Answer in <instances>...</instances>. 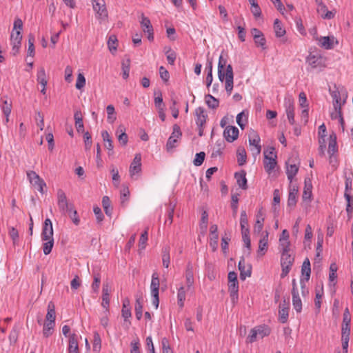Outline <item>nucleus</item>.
<instances>
[{
    "label": "nucleus",
    "mask_w": 353,
    "mask_h": 353,
    "mask_svg": "<svg viewBox=\"0 0 353 353\" xmlns=\"http://www.w3.org/2000/svg\"><path fill=\"white\" fill-rule=\"evenodd\" d=\"M226 60L221 55L218 63V77L221 82L225 80V88L228 95H230L233 89L234 73L230 64L226 65Z\"/></svg>",
    "instance_id": "obj_1"
},
{
    "label": "nucleus",
    "mask_w": 353,
    "mask_h": 353,
    "mask_svg": "<svg viewBox=\"0 0 353 353\" xmlns=\"http://www.w3.org/2000/svg\"><path fill=\"white\" fill-rule=\"evenodd\" d=\"M41 239L45 241L43 244V253L48 255L51 252L54 245L52 223L48 218L45 220L43 223Z\"/></svg>",
    "instance_id": "obj_2"
},
{
    "label": "nucleus",
    "mask_w": 353,
    "mask_h": 353,
    "mask_svg": "<svg viewBox=\"0 0 353 353\" xmlns=\"http://www.w3.org/2000/svg\"><path fill=\"white\" fill-rule=\"evenodd\" d=\"M93 10L95 12L96 18L99 23L105 21L108 17V10L104 0H91Z\"/></svg>",
    "instance_id": "obj_3"
},
{
    "label": "nucleus",
    "mask_w": 353,
    "mask_h": 353,
    "mask_svg": "<svg viewBox=\"0 0 353 353\" xmlns=\"http://www.w3.org/2000/svg\"><path fill=\"white\" fill-rule=\"evenodd\" d=\"M294 261V257L290 253H281V265L282 272L281 278H285L290 272Z\"/></svg>",
    "instance_id": "obj_4"
},
{
    "label": "nucleus",
    "mask_w": 353,
    "mask_h": 353,
    "mask_svg": "<svg viewBox=\"0 0 353 353\" xmlns=\"http://www.w3.org/2000/svg\"><path fill=\"white\" fill-rule=\"evenodd\" d=\"M57 205L60 212L63 214H66L68 211L73 208L74 205L69 203L65 193L61 189H59L57 192Z\"/></svg>",
    "instance_id": "obj_5"
},
{
    "label": "nucleus",
    "mask_w": 353,
    "mask_h": 353,
    "mask_svg": "<svg viewBox=\"0 0 353 353\" xmlns=\"http://www.w3.org/2000/svg\"><path fill=\"white\" fill-rule=\"evenodd\" d=\"M182 137V132L180 127L177 124H174L173 125V131L168 139L166 143V150L168 152L171 151L174 148L176 147V143H178L179 140L181 139Z\"/></svg>",
    "instance_id": "obj_6"
},
{
    "label": "nucleus",
    "mask_w": 353,
    "mask_h": 353,
    "mask_svg": "<svg viewBox=\"0 0 353 353\" xmlns=\"http://www.w3.org/2000/svg\"><path fill=\"white\" fill-rule=\"evenodd\" d=\"M27 176L30 183L41 193L44 192V188L46 186L45 181L34 171L27 172Z\"/></svg>",
    "instance_id": "obj_7"
},
{
    "label": "nucleus",
    "mask_w": 353,
    "mask_h": 353,
    "mask_svg": "<svg viewBox=\"0 0 353 353\" xmlns=\"http://www.w3.org/2000/svg\"><path fill=\"white\" fill-rule=\"evenodd\" d=\"M121 316L124 320V326L126 330H128L131 325L130 319L132 316V312L130 309V300L128 298H125L123 300Z\"/></svg>",
    "instance_id": "obj_8"
},
{
    "label": "nucleus",
    "mask_w": 353,
    "mask_h": 353,
    "mask_svg": "<svg viewBox=\"0 0 353 353\" xmlns=\"http://www.w3.org/2000/svg\"><path fill=\"white\" fill-rule=\"evenodd\" d=\"M310 262L308 258H305L301 266V277L300 279L301 288H303L305 285V282H307L310 280Z\"/></svg>",
    "instance_id": "obj_9"
},
{
    "label": "nucleus",
    "mask_w": 353,
    "mask_h": 353,
    "mask_svg": "<svg viewBox=\"0 0 353 353\" xmlns=\"http://www.w3.org/2000/svg\"><path fill=\"white\" fill-rule=\"evenodd\" d=\"M260 141L259 136L255 132H252L249 137V143L250 150L254 155H259L261 153V145Z\"/></svg>",
    "instance_id": "obj_10"
},
{
    "label": "nucleus",
    "mask_w": 353,
    "mask_h": 353,
    "mask_svg": "<svg viewBox=\"0 0 353 353\" xmlns=\"http://www.w3.org/2000/svg\"><path fill=\"white\" fill-rule=\"evenodd\" d=\"M350 322H351V316L349 312L348 308H346L343 312V323L341 327V335H347L350 334Z\"/></svg>",
    "instance_id": "obj_11"
},
{
    "label": "nucleus",
    "mask_w": 353,
    "mask_h": 353,
    "mask_svg": "<svg viewBox=\"0 0 353 353\" xmlns=\"http://www.w3.org/2000/svg\"><path fill=\"white\" fill-rule=\"evenodd\" d=\"M268 249V232L265 231L263 233L262 237L259 242V248L257 250V255L259 257L265 255Z\"/></svg>",
    "instance_id": "obj_12"
},
{
    "label": "nucleus",
    "mask_w": 353,
    "mask_h": 353,
    "mask_svg": "<svg viewBox=\"0 0 353 353\" xmlns=\"http://www.w3.org/2000/svg\"><path fill=\"white\" fill-rule=\"evenodd\" d=\"M141 154H136L130 166V174L131 177H133L135 174H138L141 170Z\"/></svg>",
    "instance_id": "obj_13"
},
{
    "label": "nucleus",
    "mask_w": 353,
    "mask_h": 353,
    "mask_svg": "<svg viewBox=\"0 0 353 353\" xmlns=\"http://www.w3.org/2000/svg\"><path fill=\"white\" fill-rule=\"evenodd\" d=\"M223 136L228 142H233L238 138L239 129L235 126H228L223 132Z\"/></svg>",
    "instance_id": "obj_14"
},
{
    "label": "nucleus",
    "mask_w": 353,
    "mask_h": 353,
    "mask_svg": "<svg viewBox=\"0 0 353 353\" xmlns=\"http://www.w3.org/2000/svg\"><path fill=\"white\" fill-rule=\"evenodd\" d=\"M228 291L231 301L233 305H235L238 302L239 299V282H230L228 283Z\"/></svg>",
    "instance_id": "obj_15"
},
{
    "label": "nucleus",
    "mask_w": 353,
    "mask_h": 353,
    "mask_svg": "<svg viewBox=\"0 0 353 353\" xmlns=\"http://www.w3.org/2000/svg\"><path fill=\"white\" fill-rule=\"evenodd\" d=\"M285 112L288 119L290 124L294 125V105L292 100L288 99L285 101Z\"/></svg>",
    "instance_id": "obj_16"
},
{
    "label": "nucleus",
    "mask_w": 353,
    "mask_h": 353,
    "mask_svg": "<svg viewBox=\"0 0 353 353\" xmlns=\"http://www.w3.org/2000/svg\"><path fill=\"white\" fill-rule=\"evenodd\" d=\"M299 188L296 185L290 186L289 195L288 199V206L294 208L296 204V196L298 194Z\"/></svg>",
    "instance_id": "obj_17"
},
{
    "label": "nucleus",
    "mask_w": 353,
    "mask_h": 353,
    "mask_svg": "<svg viewBox=\"0 0 353 353\" xmlns=\"http://www.w3.org/2000/svg\"><path fill=\"white\" fill-rule=\"evenodd\" d=\"M68 353H79L78 345V336L73 333L69 335Z\"/></svg>",
    "instance_id": "obj_18"
},
{
    "label": "nucleus",
    "mask_w": 353,
    "mask_h": 353,
    "mask_svg": "<svg viewBox=\"0 0 353 353\" xmlns=\"http://www.w3.org/2000/svg\"><path fill=\"white\" fill-rule=\"evenodd\" d=\"M185 280L188 290H190L193 287L194 285V273L193 266L190 262L187 264L185 270Z\"/></svg>",
    "instance_id": "obj_19"
},
{
    "label": "nucleus",
    "mask_w": 353,
    "mask_h": 353,
    "mask_svg": "<svg viewBox=\"0 0 353 353\" xmlns=\"http://www.w3.org/2000/svg\"><path fill=\"white\" fill-rule=\"evenodd\" d=\"M196 123L199 128H202L206 122L207 115L205 110L202 107H199L195 110Z\"/></svg>",
    "instance_id": "obj_20"
},
{
    "label": "nucleus",
    "mask_w": 353,
    "mask_h": 353,
    "mask_svg": "<svg viewBox=\"0 0 353 353\" xmlns=\"http://www.w3.org/2000/svg\"><path fill=\"white\" fill-rule=\"evenodd\" d=\"M312 181H311L310 179H309V178L305 179L304 188H303V196H302L303 201H307V200L311 199V197L312 196Z\"/></svg>",
    "instance_id": "obj_21"
},
{
    "label": "nucleus",
    "mask_w": 353,
    "mask_h": 353,
    "mask_svg": "<svg viewBox=\"0 0 353 353\" xmlns=\"http://www.w3.org/2000/svg\"><path fill=\"white\" fill-rule=\"evenodd\" d=\"M238 267L240 271V278L241 280H245L246 277L251 276V267L249 266L246 268L243 258L239 261Z\"/></svg>",
    "instance_id": "obj_22"
},
{
    "label": "nucleus",
    "mask_w": 353,
    "mask_h": 353,
    "mask_svg": "<svg viewBox=\"0 0 353 353\" xmlns=\"http://www.w3.org/2000/svg\"><path fill=\"white\" fill-rule=\"evenodd\" d=\"M101 137L105 143V148L108 150V155L112 154L114 146L110 135L106 130H103L101 132Z\"/></svg>",
    "instance_id": "obj_23"
},
{
    "label": "nucleus",
    "mask_w": 353,
    "mask_h": 353,
    "mask_svg": "<svg viewBox=\"0 0 353 353\" xmlns=\"http://www.w3.org/2000/svg\"><path fill=\"white\" fill-rule=\"evenodd\" d=\"M234 177L236 180L238 185L243 190L248 189L246 172L244 170H241L239 172H236L234 174Z\"/></svg>",
    "instance_id": "obj_24"
},
{
    "label": "nucleus",
    "mask_w": 353,
    "mask_h": 353,
    "mask_svg": "<svg viewBox=\"0 0 353 353\" xmlns=\"http://www.w3.org/2000/svg\"><path fill=\"white\" fill-rule=\"evenodd\" d=\"M317 12L323 19H331L334 17L335 13L332 11L327 10V6L323 3L316 8Z\"/></svg>",
    "instance_id": "obj_25"
},
{
    "label": "nucleus",
    "mask_w": 353,
    "mask_h": 353,
    "mask_svg": "<svg viewBox=\"0 0 353 353\" xmlns=\"http://www.w3.org/2000/svg\"><path fill=\"white\" fill-rule=\"evenodd\" d=\"M118 135V141L122 145H125L128 141V137L125 133V128L123 125H119L116 131Z\"/></svg>",
    "instance_id": "obj_26"
},
{
    "label": "nucleus",
    "mask_w": 353,
    "mask_h": 353,
    "mask_svg": "<svg viewBox=\"0 0 353 353\" xmlns=\"http://www.w3.org/2000/svg\"><path fill=\"white\" fill-rule=\"evenodd\" d=\"M289 307L286 305L285 301H283V304L280 305L279 310V321L282 323H285L288 321V319Z\"/></svg>",
    "instance_id": "obj_27"
},
{
    "label": "nucleus",
    "mask_w": 353,
    "mask_h": 353,
    "mask_svg": "<svg viewBox=\"0 0 353 353\" xmlns=\"http://www.w3.org/2000/svg\"><path fill=\"white\" fill-rule=\"evenodd\" d=\"M319 41V45L325 49H332L334 48V37H321Z\"/></svg>",
    "instance_id": "obj_28"
},
{
    "label": "nucleus",
    "mask_w": 353,
    "mask_h": 353,
    "mask_svg": "<svg viewBox=\"0 0 353 353\" xmlns=\"http://www.w3.org/2000/svg\"><path fill=\"white\" fill-rule=\"evenodd\" d=\"M264 217L262 208L260 209L256 214V221L254 225V232L260 233L263 228Z\"/></svg>",
    "instance_id": "obj_29"
},
{
    "label": "nucleus",
    "mask_w": 353,
    "mask_h": 353,
    "mask_svg": "<svg viewBox=\"0 0 353 353\" xmlns=\"http://www.w3.org/2000/svg\"><path fill=\"white\" fill-rule=\"evenodd\" d=\"M258 334L259 338L263 339L265 336H269L271 332V329L266 325H260L254 327Z\"/></svg>",
    "instance_id": "obj_30"
},
{
    "label": "nucleus",
    "mask_w": 353,
    "mask_h": 353,
    "mask_svg": "<svg viewBox=\"0 0 353 353\" xmlns=\"http://www.w3.org/2000/svg\"><path fill=\"white\" fill-rule=\"evenodd\" d=\"M263 163L265 171L270 174L276 165V158L266 157L264 158Z\"/></svg>",
    "instance_id": "obj_31"
},
{
    "label": "nucleus",
    "mask_w": 353,
    "mask_h": 353,
    "mask_svg": "<svg viewBox=\"0 0 353 353\" xmlns=\"http://www.w3.org/2000/svg\"><path fill=\"white\" fill-rule=\"evenodd\" d=\"M159 278L157 272H154L152 275V281L150 284L151 294H159Z\"/></svg>",
    "instance_id": "obj_32"
},
{
    "label": "nucleus",
    "mask_w": 353,
    "mask_h": 353,
    "mask_svg": "<svg viewBox=\"0 0 353 353\" xmlns=\"http://www.w3.org/2000/svg\"><path fill=\"white\" fill-rule=\"evenodd\" d=\"M306 62L312 68H316L321 65V57L310 54L306 58Z\"/></svg>",
    "instance_id": "obj_33"
},
{
    "label": "nucleus",
    "mask_w": 353,
    "mask_h": 353,
    "mask_svg": "<svg viewBox=\"0 0 353 353\" xmlns=\"http://www.w3.org/2000/svg\"><path fill=\"white\" fill-rule=\"evenodd\" d=\"M240 225L241 229V234L245 233H250L248 217L246 212L244 210L241 212Z\"/></svg>",
    "instance_id": "obj_34"
},
{
    "label": "nucleus",
    "mask_w": 353,
    "mask_h": 353,
    "mask_svg": "<svg viewBox=\"0 0 353 353\" xmlns=\"http://www.w3.org/2000/svg\"><path fill=\"white\" fill-rule=\"evenodd\" d=\"M274 30L276 37H283L286 33L281 21L278 19H275L274 22Z\"/></svg>",
    "instance_id": "obj_35"
},
{
    "label": "nucleus",
    "mask_w": 353,
    "mask_h": 353,
    "mask_svg": "<svg viewBox=\"0 0 353 353\" xmlns=\"http://www.w3.org/2000/svg\"><path fill=\"white\" fill-rule=\"evenodd\" d=\"M117 43L118 40L116 35L111 34L110 36H109L107 44L109 50L112 54H114L115 52H117Z\"/></svg>",
    "instance_id": "obj_36"
},
{
    "label": "nucleus",
    "mask_w": 353,
    "mask_h": 353,
    "mask_svg": "<svg viewBox=\"0 0 353 353\" xmlns=\"http://www.w3.org/2000/svg\"><path fill=\"white\" fill-rule=\"evenodd\" d=\"M237 162L240 166L243 165L246 163L247 154L244 148L239 147L236 151Z\"/></svg>",
    "instance_id": "obj_37"
},
{
    "label": "nucleus",
    "mask_w": 353,
    "mask_h": 353,
    "mask_svg": "<svg viewBox=\"0 0 353 353\" xmlns=\"http://www.w3.org/2000/svg\"><path fill=\"white\" fill-rule=\"evenodd\" d=\"M292 305L296 312H301L302 310V301L299 296V292L292 293Z\"/></svg>",
    "instance_id": "obj_38"
},
{
    "label": "nucleus",
    "mask_w": 353,
    "mask_h": 353,
    "mask_svg": "<svg viewBox=\"0 0 353 353\" xmlns=\"http://www.w3.org/2000/svg\"><path fill=\"white\" fill-rule=\"evenodd\" d=\"M74 118L75 120V127L78 132H83L84 125L83 123V119L81 114L79 111H77L74 113Z\"/></svg>",
    "instance_id": "obj_39"
},
{
    "label": "nucleus",
    "mask_w": 353,
    "mask_h": 353,
    "mask_svg": "<svg viewBox=\"0 0 353 353\" xmlns=\"http://www.w3.org/2000/svg\"><path fill=\"white\" fill-rule=\"evenodd\" d=\"M135 315L137 320H140L143 313V300L141 297H137L134 306Z\"/></svg>",
    "instance_id": "obj_40"
},
{
    "label": "nucleus",
    "mask_w": 353,
    "mask_h": 353,
    "mask_svg": "<svg viewBox=\"0 0 353 353\" xmlns=\"http://www.w3.org/2000/svg\"><path fill=\"white\" fill-rule=\"evenodd\" d=\"M299 171V167L295 164L287 165L286 168V174L288 176V179L291 183L292 181L293 178L297 174Z\"/></svg>",
    "instance_id": "obj_41"
},
{
    "label": "nucleus",
    "mask_w": 353,
    "mask_h": 353,
    "mask_svg": "<svg viewBox=\"0 0 353 353\" xmlns=\"http://www.w3.org/2000/svg\"><path fill=\"white\" fill-rule=\"evenodd\" d=\"M164 52L166 55L168 63L170 65H174L176 58V52L170 47H165L164 48Z\"/></svg>",
    "instance_id": "obj_42"
},
{
    "label": "nucleus",
    "mask_w": 353,
    "mask_h": 353,
    "mask_svg": "<svg viewBox=\"0 0 353 353\" xmlns=\"http://www.w3.org/2000/svg\"><path fill=\"white\" fill-rule=\"evenodd\" d=\"M1 110L6 117V122H8L9 116L12 110V103H9L7 100L2 101Z\"/></svg>",
    "instance_id": "obj_43"
},
{
    "label": "nucleus",
    "mask_w": 353,
    "mask_h": 353,
    "mask_svg": "<svg viewBox=\"0 0 353 353\" xmlns=\"http://www.w3.org/2000/svg\"><path fill=\"white\" fill-rule=\"evenodd\" d=\"M205 103L207 105L212 109H216L219 105V101L212 95L208 94L205 95Z\"/></svg>",
    "instance_id": "obj_44"
},
{
    "label": "nucleus",
    "mask_w": 353,
    "mask_h": 353,
    "mask_svg": "<svg viewBox=\"0 0 353 353\" xmlns=\"http://www.w3.org/2000/svg\"><path fill=\"white\" fill-rule=\"evenodd\" d=\"M55 323L50 322H45L43 328V335L44 337L48 338L51 336L54 330Z\"/></svg>",
    "instance_id": "obj_45"
},
{
    "label": "nucleus",
    "mask_w": 353,
    "mask_h": 353,
    "mask_svg": "<svg viewBox=\"0 0 353 353\" xmlns=\"http://www.w3.org/2000/svg\"><path fill=\"white\" fill-rule=\"evenodd\" d=\"M170 248L168 246H165L162 249V262L163 265L168 268L170 265Z\"/></svg>",
    "instance_id": "obj_46"
},
{
    "label": "nucleus",
    "mask_w": 353,
    "mask_h": 353,
    "mask_svg": "<svg viewBox=\"0 0 353 353\" xmlns=\"http://www.w3.org/2000/svg\"><path fill=\"white\" fill-rule=\"evenodd\" d=\"M122 70H123V77L126 79L129 77L130 68V59L128 57H126V59L123 60L121 63Z\"/></svg>",
    "instance_id": "obj_47"
},
{
    "label": "nucleus",
    "mask_w": 353,
    "mask_h": 353,
    "mask_svg": "<svg viewBox=\"0 0 353 353\" xmlns=\"http://www.w3.org/2000/svg\"><path fill=\"white\" fill-rule=\"evenodd\" d=\"M251 5V12L255 18H259L261 16V9L258 3L255 0H249Z\"/></svg>",
    "instance_id": "obj_48"
},
{
    "label": "nucleus",
    "mask_w": 353,
    "mask_h": 353,
    "mask_svg": "<svg viewBox=\"0 0 353 353\" xmlns=\"http://www.w3.org/2000/svg\"><path fill=\"white\" fill-rule=\"evenodd\" d=\"M344 196L347 201L346 212L350 218L353 212V197L349 192H345Z\"/></svg>",
    "instance_id": "obj_49"
},
{
    "label": "nucleus",
    "mask_w": 353,
    "mask_h": 353,
    "mask_svg": "<svg viewBox=\"0 0 353 353\" xmlns=\"http://www.w3.org/2000/svg\"><path fill=\"white\" fill-rule=\"evenodd\" d=\"M185 300V290L183 286H181L178 289L177 292V303L182 308L184 306V301Z\"/></svg>",
    "instance_id": "obj_50"
},
{
    "label": "nucleus",
    "mask_w": 353,
    "mask_h": 353,
    "mask_svg": "<svg viewBox=\"0 0 353 353\" xmlns=\"http://www.w3.org/2000/svg\"><path fill=\"white\" fill-rule=\"evenodd\" d=\"M37 81L41 84L42 86L46 87L48 81L46 80V71L43 68H40L37 72Z\"/></svg>",
    "instance_id": "obj_51"
},
{
    "label": "nucleus",
    "mask_w": 353,
    "mask_h": 353,
    "mask_svg": "<svg viewBox=\"0 0 353 353\" xmlns=\"http://www.w3.org/2000/svg\"><path fill=\"white\" fill-rule=\"evenodd\" d=\"M336 139V138L335 135H334V137H330L328 153L330 154V157L337 152V145Z\"/></svg>",
    "instance_id": "obj_52"
},
{
    "label": "nucleus",
    "mask_w": 353,
    "mask_h": 353,
    "mask_svg": "<svg viewBox=\"0 0 353 353\" xmlns=\"http://www.w3.org/2000/svg\"><path fill=\"white\" fill-rule=\"evenodd\" d=\"M230 241V236L228 235L226 233H225V234L221 238V249L225 255H226L228 252V246H229Z\"/></svg>",
    "instance_id": "obj_53"
},
{
    "label": "nucleus",
    "mask_w": 353,
    "mask_h": 353,
    "mask_svg": "<svg viewBox=\"0 0 353 353\" xmlns=\"http://www.w3.org/2000/svg\"><path fill=\"white\" fill-rule=\"evenodd\" d=\"M66 214H68L70 218L71 219L73 223L76 225H78L80 223V219L78 216L77 210L74 208H71Z\"/></svg>",
    "instance_id": "obj_54"
},
{
    "label": "nucleus",
    "mask_w": 353,
    "mask_h": 353,
    "mask_svg": "<svg viewBox=\"0 0 353 353\" xmlns=\"http://www.w3.org/2000/svg\"><path fill=\"white\" fill-rule=\"evenodd\" d=\"M18 337H19V330H18L17 327H14L12 328V330L10 331L9 336H8L10 344L11 345L16 344V343L18 340Z\"/></svg>",
    "instance_id": "obj_55"
},
{
    "label": "nucleus",
    "mask_w": 353,
    "mask_h": 353,
    "mask_svg": "<svg viewBox=\"0 0 353 353\" xmlns=\"http://www.w3.org/2000/svg\"><path fill=\"white\" fill-rule=\"evenodd\" d=\"M290 242L288 239H279V248L281 253H288L290 252Z\"/></svg>",
    "instance_id": "obj_56"
},
{
    "label": "nucleus",
    "mask_w": 353,
    "mask_h": 353,
    "mask_svg": "<svg viewBox=\"0 0 353 353\" xmlns=\"http://www.w3.org/2000/svg\"><path fill=\"white\" fill-rule=\"evenodd\" d=\"M106 111L108 114V121L110 123H114L117 119L114 107L112 105H108L106 108Z\"/></svg>",
    "instance_id": "obj_57"
},
{
    "label": "nucleus",
    "mask_w": 353,
    "mask_h": 353,
    "mask_svg": "<svg viewBox=\"0 0 353 353\" xmlns=\"http://www.w3.org/2000/svg\"><path fill=\"white\" fill-rule=\"evenodd\" d=\"M102 205L105 214L108 216H110L112 213V208L110 206V200L108 196H104L103 197Z\"/></svg>",
    "instance_id": "obj_58"
},
{
    "label": "nucleus",
    "mask_w": 353,
    "mask_h": 353,
    "mask_svg": "<svg viewBox=\"0 0 353 353\" xmlns=\"http://www.w3.org/2000/svg\"><path fill=\"white\" fill-rule=\"evenodd\" d=\"M129 196H130V191L128 190V188L123 187L121 190V195H120L121 203L123 206L125 205L126 202L129 199Z\"/></svg>",
    "instance_id": "obj_59"
},
{
    "label": "nucleus",
    "mask_w": 353,
    "mask_h": 353,
    "mask_svg": "<svg viewBox=\"0 0 353 353\" xmlns=\"http://www.w3.org/2000/svg\"><path fill=\"white\" fill-rule=\"evenodd\" d=\"M225 147V144L223 141H216V148L213 150L212 153V157H216L217 156H220L222 154V150Z\"/></svg>",
    "instance_id": "obj_60"
},
{
    "label": "nucleus",
    "mask_w": 353,
    "mask_h": 353,
    "mask_svg": "<svg viewBox=\"0 0 353 353\" xmlns=\"http://www.w3.org/2000/svg\"><path fill=\"white\" fill-rule=\"evenodd\" d=\"M248 121V118L245 114V111L239 113L236 116V123L241 129H243L245 123Z\"/></svg>",
    "instance_id": "obj_61"
},
{
    "label": "nucleus",
    "mask_w": 353,
    "mask_h": 353,
    "mask_svg": "<svg viewBox=\"0 0 353 353\" xmlns=\"http://www.w3.org/2000/svg\"><path fill=\"white\" fill-rule=\"evenodd\" d=\"M101 347V339L97 332L94 334L93 351L99 352Z\"/></svg>",
    "instance_id": "obj_62"
},
{
    "label": "nucleus",
    "mask_w": 353,
    "mask_h": 353,
    "mask_svg": "<svg viewBox=\"0 0 353 353\" xmlns=\"http://www.w3.org/2000/svg\"><path fill=\"white\" fill-rule=\"evenodd\" d=\"M329 92L334 101H341L340 91L336 84H334L333 89L329 88Z\"/></svg>",
    "instance_id": "obj_63"
},
{
    "label": "nucleus",
    "mask_w": 353,
    "mask_h": 353,
    "mask_svg": "<svg viewBox=\"0 0 353 353\" xmlns=\"http://www.w3.org/2000/svg\"><path fill=\"white\" fill-rule=\"evenodd\" d=\"M34 37L32 34H29L28 36V55L30 57L34 56Z\"/></svg>",
    "instance_id": "obj_64"
}]
</instances>
